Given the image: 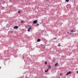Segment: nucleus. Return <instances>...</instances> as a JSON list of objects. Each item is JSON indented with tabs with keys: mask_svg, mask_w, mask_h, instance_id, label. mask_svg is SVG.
Segmentation results:
<instances>
[{
	"mask_svg": "<svg viewBox=\"0 0 78 78\" xmlns=\"http://www.w3.org/2000/svg\"><path fill=\"white\" fill-rule=\"evenodd\" d=\"M54 39H56V38H54Z\"/></svg>",
	"mask_w": 78,
	"mask_h": 78,
	"instance_id": "dca6fc26",
	"label": "nucleus"
},
{
	"mask_svg": "<svg viewBox=\"0 0 78 78\" xmlns=\"http://www.w3.org/2000/svg\"><path fill=\"white\" fill-rule=\"evenodd\" d=\"M51 68V66H48V69H50Z\"/></svg>",
	"mask_w": 78,
	"mask_h": 78,
	"instance_id": "39448f33",
	"label": "nucleus"
},
{
	"mask_svg": "<svg viewBox=\"0 0 78 78\" xmlns=\"http://www.w3.org/2000/svg\"><path fill=\"white\" fill-rule=\"evenodd\" d=\"M13 32V31H11V33H12Z\"/></svg>",
	"mask_w": 78,
	"mask_h": 78,
	"instance_id": "6ab92c4d",
	"label": "nucleus"
},
{
	"mask_svg": "<svg viewBox=\"0 0 78 78\" xmlns=\"http://www.w3.org/2000/svg\"><path fill=\"white\" fill-rule=\"evenodd\" d=\"M48 69H47V70H45L44 72H45V73H47V72H48Z\"/></svg>",
	"mask_w": 78,
	"mask_h": 78,
	"instance_id": "423d86ee",
	"label": "nucleus"
},
{
	"mask_svg": "<svg viewBox=\"0 0 78 78\" xmlns=\"http://www.w3.org/2000/svg\"><path fill=\"white\" fill-rule=\"evenodd\" d=\"M58 66V63H56L55 64V67H56V66Z\"/></svg>",
	"mask_w": 78,
	"mask_h": 78,
	"instance_id": "6e6552de",
	"label": "nucleus"
},
{
	"mask_svg": "<svg viewBox=\"0 0 78 78\" xmlns=\"http://www.w3.org/2000/svg\"><path fill=\"white\" fill-rule=\"evenodd\" d=\"M37 26H39V24H37Z\"/></svg>",
	"mask_w": 78,
	"mask_h": 78,
	"instance_id": "2eb2a0df",
	"label": "nucleus"
},
{
	"mask_svg": "<svg viewBox=\"0 0 78 78\" xmlns=\"http://www.w3.org/2000/svg\"><path fill=\"white\" fill-rule=\"evenodd\" d=\"M60 44H61V43H59V44H58V47H60V46H61Z\"/></svg>",
	"mask_w": 78,
	"mask_h": 78,
	"instance_id": "9d476101",
	"label": "nucleus"
},
{
	"mask_svg": "<svg viewBox=\"0 0 78 78\" xmlns=\"http://www.w3.org/2000/svg\"><path fill=\"white\" fill-rule=\"evenodd\" d=\"M32 28L31 27H30V28H29L28 29V31L30 32V30H31V29Z\"/></svg>",
	"mask_w": 78,
	"mask_h": 78,
	"instance_id": "f03ea898",
	"label": "nucleus"
},
{
	"mask_svg": "<svg viewBox=\"0 0 78 78\" xmlns=\"http://www.w3.org/2000/svg\"><path fill=\"white\" fill-rule=\"evenodd\" d=\"M62 75V74L61 73V74H60V75Z\"/></svg>",
	"mask_w": 78,
	"mask_h": 78,
	"instance_id": "a211bd4d",
	"label": "nucleus"
},
{
	"mask_svg": "<svg viewBox=\"0 0 78 78\" xmlns=\"http://www.w3.org/2000/svg\"><path fill=\"white\" fill-rule=\"evenodd\" d=\"M40 41H41V40L39 39H38L37 40V42H40Z\"/></svg>",
	"mask_w": 78,
	"mask_h": 78,
	"instance_id": "0eeeda50",
	"label": "nucleus"
},
{
	"mask_svg": "<svg viewBox=\"0 0 78 78\" xmlns=\"http://www.w3.org/2000/svg\"><path fill=\"white\" fill-rule=\"evenodd\" d=\"M23 22H24L23 20H22L21 21V23H23Z\"/></svg>",
	"mask_w": 78,
	"mask_h": 78,
	"instance_id": "1a4fd4ad",
	"label": "nucleus"
},
{
	"mask_svg": "<svg viewBox=\"0 0 78 78\" xmlns=\"http://www.w3.org/2000/svg\"><path fill=\"white\" fill-rule=\"evenodd\" d=\"M46 1H48V0H46Z\"/></svg>",
	"mask_w": 78,
	"mask_h": 78,
	"instance_id": "412c9836",
	"label": "nucleus"
},
{
	"mask_svg": "<svg viewBox=\"0 0 78 78\" xmlns=\"http://www.w3.org/2000/svg\"><path fill=\"white\" fill-rule=\"evenodd\" d=\"M14 29H17V28H18V26H15L14 27Z\"/></svg>",
	"mask_w": 78,
	"mask_h": 78,
	"instance_id": "20e7f679",
	"label": "nucleus"
},
{
	"mask_svg": "<svg viewBox=\"0 0 78 78\" xmlns=\"http://www.w3.org/2000/svg\"><path fill=\"white\" fill-rule=\"evenodd\" d=\"M37 20H35L33 22V23H34L35 24H36V23H37Z\"/></svg>",
	"mask_w": 78,
	"mask_h": 78,
	"instance_id": "f257e3e1",
	"label": "nucleus"
},
{
	"mask_svg": "<svg viewBox=\"0 0 78 78\" xmlns=\"http://www.w3.org/2000/svg\"><path fill=\"white\" fill-rule=\"evenodd\" d=\"M72 34V33H70V34Z\"/></svg>",
	"mask_w": 78,
	"mask_h": 78,
	"instance_id": "aec40b11",
	"label": "nucleus"
},
{
	"mask_svg": "<svg viewBox=\"0 0 78 78\" xmlns=\"http://www.w3.org/2000/svg\"><path fill=\"white\" fill-rule=\"evenodd\" d=\"M69 74H71V72H70V71H69V73H67L66 75H69Z\"/></svg>",
	"mask_w": 78,
	"mask_h": 78,
	"instance_id": "7ed1b4c3",
	"label": "nucleus"
},
{
	"mask_svg": "<svg viewBox=\"0 0 78 78\" xmlns=\"http://www.w3.org/2000/svg\"><path fill=\"white\" fill-rule=\"evenodd\" d=\"M66 1L67 2H69V0H66Z\"/></svg>",
	"mask_w": 78,
	"mask_h": 78,
	"instance_id": "f8f14e48",
	"label": "nucleus"
},
{
	"mask_svg": "<svg viewBox=\"0 0 78 78\" xmlns=\"http://www.w3.org/2000/svg\"><path fill=\"white\" fill-rule=\"evenodd\" d=\"M47 64V62H45V64Z\"/></svg>",
	"mask_w": 78,
	"mask_h": 78,
	"instance_id": "ddd939ff",
	"label": "nucleus"
},
{
	"mask_svg": "<svg viewBox=\"0 0 78 78\" xmlns=\"http://www.w3.org/2000/svg\"><path fill=\"white\" fill-rule=\"evenodd\" d=\"M76 73H78V71H77Z\"/></svg>",
	"mask_w": 78,
	"mask_h": 78,
	"instance_id": "f3484780",
	"label": "nucleus"
},
{
	"mask_svg": "<svg viewBox=\"0 0 78 78\" xmlns=\"http://www.w3.org/2000/svg\"><path fill=\"white\" fill-rule=\"evenodd\" d=\"M18 13H19V14H20V11H18Z\"/></svg>",
	"mask_w": 78,
	"mask_h": 78,
	"instance_id": "9b49d317",
	"label": "nucleus"
},
{
	"mask_svg": "<svg viewBox=\"0 0 78 78\" xmlns=\"http://www.w3.org/2000/svg\"><path fill=\"white\" fill-rule=\"evenodd\" d=\"M0 69H1V67H0Z\"/></svg>",
	"mask_w": 78,
	"mask_h": 78,
	"instance_id": "4be33fe9",
	"label": "nucleus"
},
{
	"mask_svg": "<svg viewBox=\"0 0 78 78\" xmlns=\"http://www.w3.org/2000/svg\"><path fill=\"white\" fill-rule=\"evenodd\" d=\"M75 32V31H73V30H72L71 31V32Z\"/></svg>",
	"mask_w": 78,
	"mask_h": 78,
	"instance_id": "4468645a",
	"label": "nucleus"
}]
</instances>
